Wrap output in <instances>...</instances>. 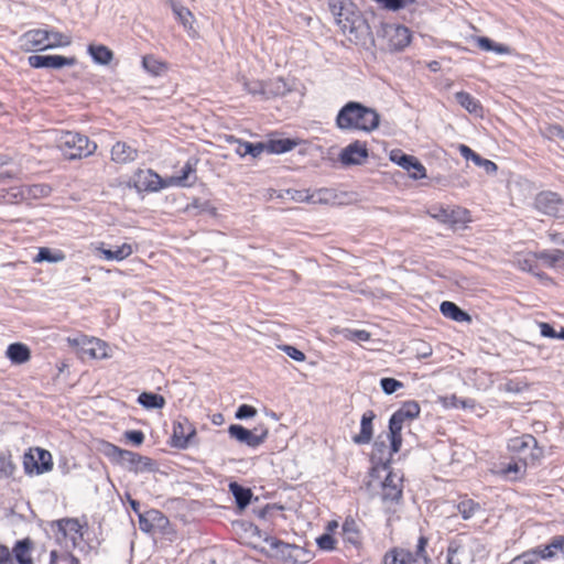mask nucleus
<instances>
[{"label": "nucleus", "mask_w": 564, "mask_h": 564, "mask_svg": "<svg viewBox=\"0 0 564 564\" xmlns=\"http://www.w3.org/2000/svg\"><path fill=\"white\" fill-rule=\"evenodd\" d=\"M540 333L543 337L547 338H557L558 333L553 328V326L549 323L542 322L539 324Z\"/></svg>", "instance_id": "63"}, {"label": "nucleus", "mask_w": 564, "mask_h": 564, "mask_svg": "<svg viewBox=\"0 0 564 564\" xmlns=\"http://www.w3.org/2000/svg\"><path fill=\"white\" fill-rule=\"evenodd\" d=\"M51 191H52V188L48 185H44V184L33 185L30 189L31 194L34 197L47 196L51 193Z\"/></svg>", "instance_id": "64"}, {"label": "nucleus", "mask_w": 564, "mask_h": 564, "mask_svg": "<svg viewBox=\"0 0 564 564\" xmlns=\"http://www.w3.org/2000/svg\"><path fill=\"white\" fill-rule=\"evenodd\" d=\"M264 545L260 547L261 552H264L268 556L290 563L294 544L286 543L274 536H265Z\"/></svg>", "instance_id": "11"}, {"label": "nucleus", "mask_w": 564, "mask_h": 564, "mask_svg": "<svg viewBox=\"0 0 564 564\" xmlns=\"http://www.w3.org/2000/svg\"><path fill=\"white\" fill-rule=\"evenodd\" d=\"M88 52L93 59L101 65H108L113 58L112 52L105 45H89Z\"/></svg>", "instance_id": "34"}, {"label": "nucleus", "mask_w": 564, "mask_h": 564, "mask_svg": "<svg viewBox=\"0 0 564 564\" xmlns=\"http://www.w3.org/2000/svg\"><path fill=\"white\" fill-rule=\"evenodd\" d=\"M195 435V429L185 417L173 423L172 445L176 448H186L189 440Z\"/></svg>", "instance_id": "18"}, {"label": "nucleus", "mask_w": 564, "mask_h": 564, "mask_svg": "<svg viewBox=\"0 0 564 564\" xmlns=\"http://www.w3.org/2000/svg\"><path fill=\"white\" fill-rule=\"evenodd\" d=\"M7 357L15 365H22L30 360L31 350L22 343L10 344L7 348Z\"/></svg>", "instance_id": "24"}, {"label": "nucleus", "mask_w": 564, "mask_h": 564, "mask_svg": "<svg viewBox=\"0 0 564 564\" xmlns=\"http://www.w3.org/2000/svg\"><path fill=\"white\" fill-rule=\"evenodd\" d=\"M248 93L253 96L259 95L262 96L264 99H268L271 96L272 90H269L267 88V85H263L262 83H253L252 86L249 84Z\"/></svg>", "instance_id": "59"}, {"label": "nucleus", "mask_w": 564, "mask_h": 564, "mask_svg": "<svg viewBox=\"0 0 564 564\" xmlns=\"http://www.w3.org/2000/svg\"><path fill=\"white\" fill-rule=\"evenodd\" d=\"M421 413L420 404L414 401H405L389 420V433L386 438L392 441V451L399 452L402 446V429L408 421H413Z\"/></svg>", "instance_id": "3"}, {"label": "nucleus", "mask_w": 564, "mask_h": 564, "mask_svg": "<svg viewBox=\"0 0 564 564\" xmlns=\"http://www.w3.org/2000/svg\"><path fill=\"white\" fill-rule=\"evenodd\" d=\"M473 162L477 166L482 167L487 174H495L497 172V170H498V166H497V164L495 162H492V161H490L488 159H484L478 153L473 159Z\"/></svg>", "instance_id": "53"}, {"label": "nucleus", "mask_w": 564, "mask_h": 564, "mask_svg": "<svg viewBox=\"0 0 564 564\" xmlns=\"http://www.w3.org/2000/svg\"><path fill=\"white\" fill-rule=\"evenodd\" d=\"M427 538L421 535L417 541L416 551L414 555V560H417L416 564H421V560H427L429 556L426 554L425 547L427 545Z\"/></svg>", "instance_id": "57"}, {"label": "nucleus", "mask_w": 564, "mask_h": 564, "mask_svg": "<svg viewBox=\"0 0 564 564\" xmlns=\"http://www.w3.org/2000/svg\"><path fill=\"white\" fill-rule=\"evenodd\" d=\"M19 42L24 52L50 50L46 30H30L20 36Z\"/></svg>", "instance_id": "13"}, {"label": "nucleus", "mask_w": 564, "mask_h": 564, "mask_svg": "<svg viewBox=\"0 0 564 564\" xmlns=\"http://www.w3.org/2000/svg\"><path fill=\"white\" fill-rule=\"evenodd\" d=\"M368 156L367 143L357 140L340 151L339 161L345 166L361 165Z\"/></svg>", "instance_id": "12"}, {"label": "nucleus", "mask_w": 564, "mask_h": 564, "mask_svg": "<svg viewBox=\"0 0 564 564\" xmlns=\"http://www.w3.org/2000/svg\"><path fill=\"white\" fill-rule=\"evenodd\" d=\"M196 159H189L184 164V166L181 169L180 174L173 175L169 178L167 184L169 185H176V186H191L196 181Z\"/></svg>", "instance_id": "20"}, {"label": "nucleus", "mask_w": 564, "mask_h": 564, "mask_svg": "<svg viewBox=\"0 0 564 564\" xmlns=\"http://www.w3.org/2000/svg\"><path fill=\"white\" fill-rule=\"evenodd\" d=\"M538 442L536 438L530 434L522 435L520 437H514L510 441V448L522 452L525 448H529L531 446H536Z\"/></svg>", "instance_id": "41"}, {"label": "nucleus", "mask_w": 564, "mask_h": 564, "mask_svg": "<svg viewBox=\"0 0 564 564\" xmlns=\"http://www.w3.org/2000/svg\"><path fill=\"white\" fill-rule=\"evenodd\" d=\"M413 155L403 153L401 150H392L390 152V160L406 171H411V164L414 161Z\"/></svg>", "instance_id": "42"}, {"label": "nucleus", "mask_w": 564, "mask_h": 564, "mask_svg": "<svg viewBox=\"0 0 564 564\" xmlns=\"http://www.w3.org/2000/svg\"><path fill=\"white\" fill-rule=\"evenodd\" d=\"M138 403L145 409H162L165 405V399L158 393L142 392L138 397Z\"/></svg>", "instance_id": "32"}, {"label": "nucleus", "mask_w": 564, "mask_h": 564, "mask_svg": "<svg viewBox=\"0 0 564 564\" xmlns=\"http://www.w3.org/2000/svg\"><path fill=\"white\" fill-rule=\"evenodd\" d=\"M124 437L137 446L141 445L144 441V434L138 430L124 432Z\"/></svg>", "instance_id": "60"}, {"label": "nucleus", "mask_w": 564, "mask_h": 564, "mask_svg": "<svg viewBox=\"0 0 564 564\" xmlns=\"http://www.w3.org/2000/svg\"><path fill=\"white\" fill-rule=\"evenodd\" d=\"M316 544L322 551L335 550L336 540L329 533H324L316 539Z\"/></svg>", "instance_id": "52"}, {"label": "nucleus", "mask_w": 564, "mask_h": 564, "mask_svg": "<svg viewBox=\"0 0 564 564\" xmlns=\"http://www.w3.org/2000/svg\"><path fill=\"white\" fill-rule=\"evenodd\" d=\"M525 465H520L518 463L508 464L503 469L502 474L506 476H510L511 479H518L524 473Z\"/></svg>", "instance_id": "54"}, {"label": "nucleus", "mask_w": 564, "mask_h": 564, "mask_svg": "<svg viewBox=\"0 0 564 564\" xmlns=\"http://www.w3.org/2000/svg\"><path fill=\"white\" fill-rule=\"evenodd\" d=\"M540 555L538 553V550H530L527 552H523L522 554L516 556L511 564H535L539 561Z\"/></svg>", "instance_id": "48"}, {"label": "nucleus", "mask_w": 564, "mask_h": 564, "mask_svg": "<svg viewBox=\"0 0 564 564\" xmlns=\"http://www.w3.org/2000/svg\"><path fill=\"white\" fill-rule=\"evenodd\" d=\"M280 349L282 351H284L290 358H292L295 361H304L305 360V354L294 346L282 345V346H280Z\"/></svg>", "instance_id": "58"}, {"label": "nucleus", "mask_w": 564, "mask_h": 564, "mask_svg": "<svg viewBox=\"0 0 564 564\" xmlns=\"http://www.w3.org/2000/svg\"><path fill=\"white\" fill-rule=\"evenodd\" d=\"M285 194L295 202H312L314 200V195H310L306 191H297V189H286Z\"/></svg>", "instance_id": "55"}, {"label": "nucleus", "mask_w": 564, "mask_h": 564, "mask_svg": "<svg viewBox=\"0 0 564 564\" xmlns=\"http://www.w3.org/2000/svg\"><path fill=\"white\" fill-rule=\"evenodd\" d=\"M57 531L63 536L80 533L82 525L77 519L65 518L56 522Z\"/></svg>", "instance_id": "36"}, {"label": "nucleus", "mask_w": 564, "mask_h": 564, "mask_svg": "<svg viewBox=\"0 0 564 564\" xmlns=\"http://www.w3.org/2000/svg\"><path fill=\"white\" fill-rule=\"evenodd\" d=\"M142 66L147 72L153 75H159L164 67V64L158 61L152 55H147L142 58Z\"/></svg>", "instance_id": "47"}, {"label": "nucleus", "mask_w": 564, "mask_h": 564, "mask_svg": "<svg viewBox=\"0 0 564 564\" xmlns=\"http://www.w3.org/2000/svg\"><path fill=\"white\" fill-rule=\"evenodd\" d=\"M23 467L26 474H44L53 468L52 455L48 451L36 447L23 456Z\"/></svg>", "instance_id": "7"}, {"label": "nucleus", "mask_w": 564, "mask_h": 564, "mask_svg": "<svg viewBox=\"0 0 564 564\" xmlns=\"http://www.w3.org/2000/svg\"><path fill=\"white\" fill-rule=\"evenodd\" d=\"M47 31V41L51 48H56L61 46H68L72 43V37L67 34L58 32L56 30H46Z\"/></svg>", "instance_id": "38"}, {"label": "nucleus", "mask_w": 564, "mask_h": 564, "mask_svg": "<svg viewBox=\"0 0 564 564\" xmlns=\"http://www.w3.org/2000/svg\"><path fill=\"white\" fill-rule=\"evenodd\" d=\"M536 550L543 560L552 558L555 555V550L564 553V535H555L547 545L539 546Z\"/></svg>", "instance_id": "29"}, {"label": "nucleus", "mask_w": 564, "mask_h": 564, "mask_svg": "<svg viewBox=\"0 0 564 564\" xmlns=\"http://www.w3.org/2000/svg\"><path fill=\"white\" fill-rule=\"evenodd\" d=\"M296 142L292 139H270L261 142H249V155L258 158L262 153L281 154L293 150Z\"/></svg>", "instance_id": "10"}, {"label": "nucleus", "mask_w": 564, "mask_h": 564, "mask_svg": "<svg viewBox=\"0 0 564 564\" xmlns=\"http://www.w3.org/2000/svg\"><path fill=\"white\" fill-rule=\"evenodd\" d=\"M343 539L346 543L358 547L361 545V534L357 522L352 518H347L341 527Z\"/></svg>", "instance_id": "25"}, {"label": "nucleus", "mask_w": 564, "mask_h": 564, "mask_svg": "<svg viewBox=\"0 0 564 564\" xmlns=\"http://www.w3.org/2000/svg\"><path fill=\"white\" fill-rule=\"evenodd\" d=\"M138 156V150L126 142H117L111 149V159L116 163L126 164L132 162Z\"/></svg>", "instance_id": "23"}, {"label": "nucleus", "mask_w": 564, "mask_h": 564, "mask_svg": "<svg viewBox=\"0 0 564 564\" xmlns=\"http://www.w3.org/2000/svg\"><path fill=\"white\" fill-rule=\"evenodd\" d=\"M17 466L13 464L11 456L0 454V479L13 476Z\"/></svg>", "instance_id": "46"}, {"label": "nucleus", "mask_w": 564, "mask_h": 564, "mask_svg": "<svg viewBox=\"0 0 564 564\" xmlns=\"http://www.w3.org/2000/svg\"><path fill=\"white\" fill-rule=\"evenodd\" d=\"M441 313L455 322H470V315L463 311L458 305L454 302L444 301L440 306Z\"/></svg>", "instance_id": "26"}, {"label": "nucleus", "mask_w": 564, "mask_h": 564, "mask_svg": "<svg viewBox=\"0 0 564 564\" xmlns=\"http://www.w3.org/2000/svg\"><path fill=\"white\" fill-rule=\"evenodd\" d=\"M134 187L139 191L156 192L165 186L162 178L152 170H139L132 177Z\"/></svg>", "instance_id": "17"}, {"label": "nucleus", "mask_w": 564, "mask_h": 564, "mask_svg": "<svg viewBox=\"0 0 564 564\" xmlns=\"http://www.w3.org/2000/svg\"><path fill=\"white\" fill-rule=\"evenodd\" d=\"M433 217L443 224L449 225L452 228H457L469 221V212L460 207H440L433 214Z\"/></svg>", "instance_id": "14"}, {"label": "nucleus", "mask_w": 564, "mask_h": 564, "mask_svg": "<svg viewBox=\"0 0 564 564\" xmlns=\"http://www.w3.org/2000/svg\"><path fill=\"white\" fill-rule=\"evenodd\" d=\"M412 552L403 549H393L384 555V564H416Z\"/></svg>", "instance_id": "28"}, {"label": "nucleus", "mask_w": 564, "mask_h": 564, "mask_svg": "<svg viewBox=\"0 0 564 564\" xmlns=\"http://www.w3.org/2000/svg\"><path fill=\"white\" fill-rule=\"evenodd\" d=\"M139 527L143 532H151L153 529L152 521L162 519V513L158 510H150L145 513H139Z\"/></svg>", "instance_id": "40"}, {"label": "nucleus", "mask_w": 564, "mask_h": 564, "mask_svg": "<svg viewBox=\"0 0 564 564\" xmlns=\"http://www.w3.org/2000/svg\"><path fill=\"white\" fill-rule=\"evenodd\" d=\"M313 558V553L305 547L294 544L290 564H307Z\"/></svg>", "instance_id": "43"}, {"label": "nucleus", "mask_w": 564, "mask_h": 564, "mask_svg": "<svg viewBox=\"0 0 564 564\" xmlns=\"http://www.w3.org/2000/svg\"><path fill=\"white\" fill-rule=\"evenodd\" d=\"M540 133L543 138L551 141H564V128L557 123H550L540 128Z\"/></svg>", "instance_id": "39"}, {"label": "nucleus", "mask_w": 564, "mask_h": 564, "mask_svg": "<svg viewBox=\"0 0 564 564\" xmlns=\"http://www.w3.org/2000/svg\"><path fill=\"white\" fill-rule=\"evenodd\" d=\"M268 436V427L260 424L249 429V447H256L261 444Z\"/></svg>", "instance_id": "44"}, {"label": "nucleus", "mask_w": 564, "mask_h": 564, "mask_svg": "<svg viewBox=\"0 0 564 564\" xmlns=\"http://www.w3.org/2000/svg\"><path fill=\"white\" fill-rule=\"evenodd\" d=\"M65 260V254L61 250L52 251L47 247H42L39 249V252L36 257L33 259V262L40 263V262H50V263H57Z\"/></svg>", "instance_id": "33"}, {"label": "nucleus", "mask_w": 564, "mask_h": 564, "mask_svg": "<svg viewBox=\"0 0 564 564\" xmlns=\"http://www.w3.org/2000/svg\"><path fill=\"white\" fill-rule=\"evenodd\" d=\"M395 453L392 451V441H390V446L388 447L386 440H382V435H379L373 443L371 462L381 465L383 469H389Z\"/></svg>", "instance_id": "19"}, {"label": "nucleus", "mask_w": 564, "mask_h": 564, "mask_svg": "<svg viewBox=\"0 0 564 564\" xmlns=\"http://www.w3.org/2000/svg\"><path fill=\"white\" fill-rule=\"evenodd\" d=\"M169 2L177 21L183 25V28L192 37L196 36L197 31L194 28L195 17L189 11V9L174 0H170Z\"/></svg>", "instance_id": "21"}, {"label": "nucleus", "mask_w": 564, "mask_h": 564, "mask_svg": "<svg viewBox=\"0 0 564 564\" xmlns=\"http://www.w3.org/2000/svg\"><path fill=\"white\" fill-rule=\"evenodd\" d=\"M351 3L348 0H328V9L335 17L336 22L341 25L344 30H354V13L350 10Z\"/></svg>", "instance_id": "16"}, {"label": "nucleus", "mask_w": 564, "mask_h": 564, "mask_svg": "<svg viewBox=\"0 0 564 564\" xmlns=\"http://www.w3.org/2000/svg\"><path fill=\"white\" fill-rule=\"evenodd\" d=\"M229 433L232 437L241 441L247 442V429L241 425H231L229 427Z\"/></svg>", "instance_id": "62"}, {"label": "nucleus", "mask_w": 564, "mask_h": 564, "mask_svg": "<svg viewBox=\"0 0 564 564\" xmlns=\"http://www.w3.org/2000/svg\"><path fill=\"white\" fill-rule=\"evenodd\" d=\"M411 170H413V173L411 176L415 180L423 178L426 176L425 167L416 158H414V161L411 164Z\"/></svg>", "instance_id": "61"}, {"label": "nucleus", "mask_w": 564, "mask_h": 564, "mask_svg": "<svg viewBox=\"0 0 564 564\" xmlns=\"http://www.w3.org/2000/svg\"><path fill=\"white\" fill-rule=\"evenodd\" d=\"M229 490L234 495L237 506L240 510H243L247 508V488L238 485L237 482L232 481L229 484Z\"/></svg>", "instance_id": "45"}, {"label": "nucleus", "mask_w": 564, "mask_h": 564, "mask_svg": "<svg viewBox=\"0 0 564 564\" xmlns=\"http://www.w3.org/2000/svg\"><path fill=\"white\" fill-rule=\"evenodd\" d=\"M478 47L482 51L495 52L496 54H510L511 48L508 45L497 43L489 37L478 36L476 39Z\"/></svg>", "instance_id": "30"}, {"label": "nucleus", "mask_w": 564, "mask_h": 564, "mask_svg": "<svg viewBox=\"0 0 564 564\" xmlns=\"http://www.w3.org/2000/svg\"><path fill=\"white\" fill-rule=\"evenodd\" d=\"M57 148L65 159L76 160L91 155L97 144L79 132L64 131L57 139Z\"/></svg>", "instance_id": "2"}, {"label": "nucleus", "mask_w": 564, "mask_h": 564, "mask_svg": "<svg viewBox=\"0 0 564 564\" xmlns=\"http://www.w3.org/2000/svg\"><path fill=\"white\" fill-rule=\"evenodd\" d=\"M31 541L29 539L20 540L13 547V554L19 564H33L32 558L28 555L31 550Z\"/></svg>", "instance_id": "35"}, {"label": "nucleus", "mask_w": 564, "mask_h": 564, "mask_svg": "<svg viewBox=\"0 0 564 564\" xmlns=\"http://www.w3.org/2000/svg\"><path fill=\"white\" fill-rule=\"evenodd\" d=\"M377 3H379L382 8L391 11H399L409 4H412L415 2V0H375Z\"/></svg>", "instance_id": "49"}, {"label": "nucleus", "mask_w": 564, "mask_h": 564, "mask_svg": "<svg viewBox=\"0 0 564 564\" xmlns=\"http://www.w3.org/2000/svg\"><path fill=\"white\" fill-rule=\"evenodd\" d=\"M480 509V505L473 499H464L457 503V510L464 520L473 518Z\"/></svg>", "instance_id": "37"}, {"label": "nucleus", "mask_w": 564, "mask_h": 564, "mask_svg": "<svg viewBox=\"0 0 564 564\" xmlns=\"http://www.w3.org/2000/svg\"><path fill=\"white\" fill-rule=\"evenodd\" d=\"M535 208L544 215L564 218V198L552 191L540 192L534 199Z\"/></svg>", "instance_id": "8"}, {"label": "nucleus", "mask_w": 564, "mask_h": 564, "mask_svg": "<svg viewBox=\"0 0 564 564\" xmlns=\"http://www.w3.org/2000/svg\"><path fill=\"white\" fill-rule=\"evenodd\" d=\"M380 122V115L376 109L358 101H348L336 116V126L340 130H359L371 132Z\"/></svg>", "instance_id": "1"}, {"label": "nucleus", "mask_w": 564, "mask_h": 564, "mask_svg": "<svg viewBox=\"0 0 564 564\" xmlns=\"http://www.w3.org/2000/svg\"><path fill=\"white\" fill-rule=\"evenodd\" d=\"M375 417L376 414L371 410H368L362 414L360 421V432L352 436L355 444L365 445L371 442L373 435L372 422Z\"/></svg>", "instance_id": "22"}, {"label": "nucleus", "mask_w": 564, "mask_h": 564, "mask_svg": "<svg viewBox=\"0 0 564 564\" xmlns=\"http://www.w3.org/2000/svg\"><path fill=\"white\" fill-rule=\"evenodd\" d=\"M97 250L102 254L104 259L108 261H122L130 257L133 252V248L130 243H122L115 250L106 249L104 247H99Z\"/></svg>", "instance_id": "27"}, {"label": "nucleus", "mask_w": 564, "mask_h": 564, "mask_svg": "<svg viewBox=\"0 0 564 564\" xmlns=\"http://www.w3.org/2000/svg\"><path fill=\"white\" fill-rule=\"evenodd\" d=\"M29 65L33 68H62L73 66L76 62L75 57H66L62 55H31L28 58Z\"/></svg>", "instance_id": "15"}, {"label": "nucleus", "mask_w": 564, "mask_h": 564, "mask_svg": "<svg viewBox=\"0 0 564 564\" xmlns=\"http://www.w3.org/2000/svg\"><path fill=\"white\" fill-rule=\"evenodd\" d=\"M381 36L386 41V48L390 52L402 51L411 42V32L400 24H384Z\"/></svg>", "instance_id": "5"}, {"label": "nucleus", "mask_w": 564, "mask_h": 564, "mask_svg": "<svg viewBox=\"0 0 564 564\" xmlns=\"http://www.w3.org/2000/svg\"><path fill=\"white\" fill-rule=\"evenodd\" d=\"M67 340L70 346L79 349L82 358L89 357L93 359H104L109 357L108 344L101 339L80 336L76 338H68Z\"/></svg>", "instance_id": "6"}, {"label": "nucleus", "mask_w": 564, "mask_h": 564, "mask_svg": "<svg viewBox=\"0 0 564 564\" xmlns=\"http://www.w3.org/2000/svg\"><path fill=\"white\" fill-rule=\"evenodd\" d=\"M455 99L469 113H478L482 109L480 102L469 93L458 91L455 94Z\"/></svg>", "instance_id": "31"}, {"label": "nucleus", "mask_w": 564, "mask_h": 564, "mask_svg": "<svg viewBox=\"0 0 564 564\" xmlns=\"http://www.w3.org/2000/svg\"><path fill=\"white\" fill-rule=\"evenodd\" d=\"M380 387L387 395H391L402 388L403 383L394 378L386 377L380 380Z\"/></svg>", "instance_id": "50"}, {"label": "nucleus", "mask_w": 564, "mask_h": 564, "mask_svg": "<svg viewBox=\"0 0 564 564\" xmlns=\"http://www.w3.org/2000/svg\"><path fill=\"white\" fill-rule=\"evenodd\" d=\"M345 337L354 341H367L370 339V333L364 329H347Z\"/></svg>", "instance_id": "56"}, {"label": "nucleus", "mask_w": 564, "mask_h": 564, "mask_svg": "<svg viewBox=\"0 0 564 564\" xmlns=\"http://www.w3.org/2000/svg\"><path fill=\"white\" fill-rule=\"evenodd\" d=\"M106 454L115 462L126 467L129 471L135 474L153 471L155 469V463L150 457L122 449L113 444H107Z\"/></svg>", "instance_id": "4"}, {"label": "nucleus", "mask_w": 564, "mask_h": 564, "mask_svg": "<svg viewBox=\"0 0 564 564\" xmlns=\"http://www.w3.org/2000/svg\"><path fill=\"white\" fill-rule=\"evenodd\" d=\"M380 497L384 503H400L403 497V475L389 470L381 482Z\"/></svg>", "instance_id": "9"}, {"label": "nucleus", "mask_w": 564, "mask_h": 564, "mask_svg": "<svg viewBox=\"0 0 564 564\" xmlns=\"http://www.w3.org/2000/svg\"><path fill=\"white\" fill-rule=\"evenodd\" d=\"M562 250L555 249L553 251H541L536 254V259H540L550 268L556 267V261H558V254Z\"/></svg>", "instance_id": "51"}]
</instances>
